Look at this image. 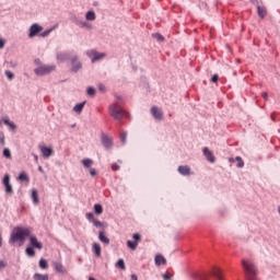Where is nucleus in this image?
Wrapping results in <instances>:
<instances>
[{"label": "nucleus", "mask_w": 280, "mask_h": 280, "mask_svg": "<svg viewBox=\"0 0 280 280\" xmlns=\"http://www.w3.org/2000/svg\"><path fill=\"white\" fill-rule=\"evenodd\" d=\"M30 229L27 228H15L12 233L9 243L16 244V242L21 243L20 246L25 244L26 237H30Z\"/></svg>", "instance_id": "f257e3e1"}, {"label": "nucleus", "mask_w": 280, "mask_h": 280, "mask_svg": "<svg viewBox=\"0 0 280 280\" xmlns=\"http://www.w3.org/2000/svg\"><path fill=\"white\" fill-rule=\"evenodd\" d=\"M242 266L245 270L247 280H257V267L255 266V262H253V260L243 259Z\"/></svg>", "instance_id": "f03ea898"}, {"label": "nucleus", "mask_w": 280, "mask_h": 280, "mask_svg": "<svg viewBox=\"0 0 280 280\" xmlns=\"http://www.w3.org/2000/svg\"><path fill=\"white\" fill-rule=\"evenodd\" d=\"M108 110H109L110 117H114V119H118V120L121 119L122 117H127L128 115L126 110H124V108H121V106L117 104L110 105Z\"/></svg>", "instance_id": "7ed1b4c3"}, {"label": "nucleus", "mask_w": 280, "mask_h": 280, "mask_svg": "<svg viewBox=\"0 0 280 280\" xmlns=\"http://www.w3.org/2000/svg\"><path fill=\"white\" fill-rule=\"evenodd\" d=\"M51 71H56V66H40L35 69L36 75H47L51 73Z\"/></svg>", "instance_id": "20e7f679"}, {"label": "nucleus", "mask_w": 280, "mask_h": 280, "mask_svg": "<svg viewBox=\"0 0 280 280\" xmlns=\"http://www.w3.org/2000/svg\"><path fill=\"white\" fill-rule=\"evenodd\" d=\"M135 241H128L127 246L130 248V250H137V247L139 246V242H141V234L136 233L132 235Z\"/></svg>", "instance_id": "39448f33"}, {"label": "nucleus", "mask_w": 280, "mask_h": 280, "mask_svg": "<svg viewBox=\"0 0 280 280\" xmlns=\"http://www.w3.org/2000/svg\"><path fill=\"white\" fill-rule=\"evenodd\" d=\"M86 54L89 58L92 59V62H97V60H102V58H106V54L97 52L96 50H89Z\"/></svg>", "instance_id": "423d86ee"}, {"label": "nucleus", "mask_w": 280, "mask_h": 280, "mask_svg": "<svg viewBox=\"0 0 280 280\" xmlns=\"http://www.w3.org/2000/svg\"><path fill=\"white\" fill-rule=\"evenodd\" d=\"M2 184L4 186L5 194L12 196L14 194V190L12 189V184H10V175H4Z\"/></svg>", "instance_id": "0eeeda50"}, {"label": "nucleus", "mask_w": 280, "mask_h": 280, "mask_svg": "<svg viewBox=\"0 0 280 280\" xmlns=\"http://www.w3.org/2000/svg\"><path fill=\"white\" fill-rule=\"evenodd\" d=\"M101 141L104 148H106V150H110L113 148V138L106 135H103L101 138Z\"/></svg>", "instance_id": "6e6552de"}, {"label": "nucleus", "mask_w": 280, "mask_h": 280, "mask_svg": "<svg viewBox=\"0 0 280 280\" xmlns=\"http://www.w3.org/2000/svg\"><path fill=\"white\" fill-rule=\"evenodd\" d=\"M30 245L32 248H37V250H43V243L36 236H30Z\"/></svg>", "instance_id": "1a4fd4ad"}, {"label": "nucleus", "mask_w": 280, "mask_h": 280, "mask_svg": "<svg viewBox=\"0 0 280 280\" xmlns=\"http://www.w3.org/2000/svg\"><path fill=\"white\" fill-rule=\"evenodd\" d=\"M40 32H43V26L38 25V24H33L30 28V38H34V36H36L37 34H40Z\"/></svg>", "instance_id": "9d476101"}, {"label": "nucleus", "mask_w": 280, "mask_h": 280, "mask_svg": "<svg viewBox=\"0 0 280 280\" xmlns=\"http://www.w3.org/2000/svg\"><path fill=\"white\" fill-rule=\"evenodd\" d=\"M39 150H40L44 159H49V156H51V154H54V149L51 147L39 145Z\"/></svg>", "instance_id": "9b49d317"}, {"label": "nucleus", "mask_w": 280, "mask_h": 280, "mask_svg": "<svg viewBox=\"0 0 280 280\" xmlns=\"http://www.w3.org/2000/svg\"><path fill=\"white\" fill-rule=\"evenodd\" d=\"M151 115H153L154 119H158V121L163 119V112H161V109H159L156 106L151 108Z\"/></svg>", "instance_id": "f8f14e48"}, {"label": "nucleus", "mask_w": 280, "mask_h": 280, "mask_svg": "<svg viewBox=\"0 0 280 280\" xmlns=\"http://www.w3.org/2000/svg\"><path fill=\"white\" fill-rule=\"evenodd\" d=\"M203 156H206L209 163H215V156L213 155V152H211L207 147L203 148Z\"/></svg>", "instance_id": "ddd939ff"}, {"label": "nucleus", "mask_w": 280, "mask_h": 280, "mask_svg": "<svg viewBox=\"0 0 280 280\" xmlns=\"http://www.w3.org/2000/svg\"><path fill=\"white\" fill-rule=\"evenodd\" d=\"M71 63H72V71H74V73L80 71V69H82V63H80V61H78L77 56L71 58Z\"/></svg>", "instance_id": "4468645a"}, {"label": "nucleus", "mask_w": 280, "mask_h": 280, "mask_svg": "<svg viewBox=\"0 0 280 280\" xmlns=\"http://www.w3.org/2000/svg\"><path fill=\"white\" fill-rule=\"evenodd\" d=\"M177 171L182 174V176H189V174H191V168L187 165L178 166Z\"/></svg>", "instance_id": "2eb2a0df"}, {"label": "nucleus", "mask_w": 280, "mask_h": 280, "mask_svg": "<svg viewBox=\"0 0 280 280\" xmlns=\"http://www.w3.org/2000/svg\"><path fill=\"white\" fill-rule=\"evenodd\" d=\"M54 268L56 272H59L60 275H65L67 272V269H65V266H62V262H54Z\"/></svg>", "instance_id": "dca6fc26"}, {"label": "nucleus", "mask_w": 280, "mask_h": 280, "mask_svg": "<svg viewBox=\"0 0 280 280\" xmlns=\"http://www.w3.org/2000/svg\"><path fill=\"white\" fill-rule=\"evenodd\" d=\"M98 240L100 242H102L103 244H110V240L107 237L106 233H104V231H101L98 233Z\"/></svg>", "instance_id": "f3484780"}, {"label": "nucleus", "mask_w": 280, "mask_h": 280, "mask_svg": "<svg viewBox=\"0 0 280 280\" xmlns=\"http://www.w3.org/2000/svg\"><path fill=\"white\" fill-rule=\"evenodd\" d=\"M165 264H167V260L165 259V257H163V255H156L155 256V265L156 266H165Z\"/></svg>", "instance_id": "a211bd4d"}, {"label": "nucleus", "mask_w": 280, "mask_h": 280, "mask_svg": "<svg viewBox=\"0 0 280 280\" xmlns=\"http://www.w3.org/2000/svg\"><path fill=\"white\" fill-rule=\"evenodd\" d=\"M93 253L96 255V257H102V247L100 246V243L93 244Z\"/></svg>", "instance_id": "6ab92c4d"}, {"label": "nucleus", "mask_w": 280, "mask_h": 280, "mask_svg": "<svg viewBox=\"0 0 280 280\" xmlns=\"http://www.w3.org/2000/svg\"><path fill=\"white\" fill-rule=\"evenodd\" d=\"M213 277H217L219 280H224V277L222 276V269L215 267L212 271Z\"/></svg>", "instance_id": "aec40b11"}, {"label": "nucleus", "mask_w": 280, "mask_h": 280, "mask_svg": "<svg viewBox=\"0 0 280 280\" xmlns=\"http://www.w3.org/2000/svg\"><path fill=\"white\" fill-rule=\"evenodd\" d=\"M235 161H237L236 167H244V161L242 158L236 156L235 159H230L231 163H235Z\"/></svg>", "instance_id": "412c9836"}, {"label": "nucleus", "mask_w": 280, "mask_h": 280, "mask_svg": "<svg viewBox=\"0 0 280 280\" xmlns=\"http://www.w3.org/2000/svg\"><path fill=\"white\" fill-rule=\"evenodd\" d=\"M84 104H86V102L77 104V105L73 107L74 113H78V115H80V113H82V110H83V108H84Z\"/></svg>", "instance_id": "4be33fe9"}, {"label": "nucleus", "mask_w": 280, "mask_h": 280, "mask_svg": "<svg viewBox=\"0 0 280 280\" xmlns=\"http://www.w3.org/2000/svg\"><path fill=\"white\" fill-rule=\"evenodd\" d=\"M32 199H33L34 205H38L39 199H38V190L37 189L32 190Z\"/></svg>", "instance_id": "5701e85b"}, {"label": "nucleus", "mask_w": 280, "mask_h": 280, "mask_svg": "<svg viewBox=\"0 0 280 280\" xmlns=\"http://www.w3.org/2000/svg\"><path fill=\"white\" fill-rule=\"evenodd\" d=\"M39 268H42V270H47V268H49V262H47V259L42 258L39 260Z\"/></svg>", "instance_id": "b1692460"}, {"label": "nucleus", "mask_w": 280, "mask_h": 280, "mask_svg": "<svg viewBox=\"0 0 280 280\" xmlns=\"http://www.w3.org/2000/svg\"><path fill=\"white\" fill-rule=\"evenodd\" d=\"M257 10H258V15L260 16V19H266V14H267L266 8L258 7Z\"/></svg>", "instance_id": "393cba45"}, {"label": "nucleus", "mask_w": 280, "mask_h": 280, "mask_svg": "<svg viewBox=\"0 0 280 280\" xmlns=\"http://www.w3.org/2000/svg\"><path fill=\"white\" fill-rule=\"evenodd\" d=\"M34 280H49V276L47 275H40V273H35L33 277Z\"/></svg>", "instance_id": "a878e982"}, {"label": "nucleus", "mask_w": 280, "mask_h": 280, "mask_svg": "<svg viewBox=\"0 0 280 280\" xmlns=\"http://www.w3.org/2000/svg\"><path fill=\"white\" fill-rule=\"evenodd\" d=\"M82 164H83L84 167L89 168L93 165V160L84 159V160H82Z\"/></svg>", "instance_id": "bb28decb"}, {"label": "nucleus", "mask_w": 280, "mask_h": 280, "mask_svg": "<svg viewBox=\"0 0 280 280\" xmlns=\"http://www.w3.org/2000/svg\"><path fill=\"white\" fill-rule=\"evenodd\" d=\"M18 178H19V180H26V183H30V177L27 176V173H25V172L20 173Z\"/></svg>", "instance_id": "cd10ccee"}, {"label": "nucleus", "mask_w": 280, "mask_h": 280, "mask_svg": "<svg viewBox=\"0 0 280 280\" xmlns=\"http://www.w3.org/2000/svg\"><path fill=\"white\" fill-rule=\"evenodd\" d=\"M94 211H95V213H97V215H101V213H103V211H104V208H102V205L96 203V205H94Z\"/></svg>", "instance_id": "c85d7f7f"}, {"label": "nucleus", "mask_w": 280, "mask_h": 280, "mask_svg": "<svg viewBox=\"0 0 280 280\" xmlns=\"http://www.w3.org/2000/svg\"><path fill=\"white\" fill-rule=\"evenodd\" d=\"M86 21H95V12L89 11L85 15Z\"/></svg>", "instance_id": "c756f323"}, {"label": "nucleus", "mask_w": 280, "mask_h": 280, "mask_svg": "<svg viewBox=\"0 0 280 280\" xmlns=\"http://www.w3.org/2000/svg\"><path fill=\"white\" fill-rule=\"evenodd\" d=\"M116 268H120V270H126V262H124V259H119L117 261Z\"/></svg>", "instance_id": "7c9ffc66"}, {"label": "nucleus", "mask_w": 280, "mask_h": 280, "mask_svg": "<svg viewBox=\"0 0 280 280\" xmlns=\"http://www.w3.org/2000/svg\"><path fill=\"white\" fill-rule=\"evenodd\" d=\"M69 58V54L65 52V54H59L57 56V59L60 60L61 62H65V60H67Z\"/></svg>", "instance_id": "2f4dec72"}, {"label": "nucleus", "mask_w": 280, "mask_h": 280, "mask_svg": "<svg viewBox=\"0 0 280 280\" xmlns=\"http://www.w3.org/2000/svg\"><path fill=\"white\" fill-rule=\"evenodd\" d=\"M25 253L26 255H28V257H34V255H36V252H34V247H27Z\"/></svg>", "instance_id": "473e14b6"}, {"label": "nucleus", "mask_w": 280, "mask_h": 280, "mask_svg": "<svg viewBox=\"0 0 280 280\" xmlns=\"http://www.w3.org/2000/svg\"><path fill=\"white\" fill-rule=\"evenodd\" d=\"M3 124H5V126H10L12 130H14L16 128V125H14V122H11L8 119H4Z\"/></svg>", "instance_id": "72a5a7b5"}, {"label": "nucleus", "mask_w": 280, "mask_h": 280, "mask_svg": "<svg viewBox=\"0 0 280 280\" xmlns=\"http://www.w3.org/2000/svg\"><path fill=\"white\" fill-rule=\"evenodd\" d=\"M93 224H94V226H96L97 229H103V226H104V223H103V222L97 221V220H95V219H93Z\"/></svg>", "instance_id": "f704fd0d"}, {"label": "nucleus", "mask_w": 280, "mask_h": 280, "mask_svg": "<svg viewBox=\"0 0 280 280\" xmlns=\"http://www.w3.org/2000/svg\"><path fill=\"white\" fill-rule=\"evenodd\" d=\"M3 156H5V159H12V153H10V149L3 150Z\"/></svg>", "instance_id": "c9c22d12"}, {"label": "nucleus", "mask_w": 280, "mask_h": 280, "mask_svg": "<svg viewBox=\"0 0 280 280\" xmlns=\"http://www.w3.org/2000/svg\"><path fill=\"white\" fill-rule=\"evenodd\" d=\"M153 38H156V40H159V42L165 40V38L163 37V35H161V34H159V33L153 34Z\"/></svg>", "instance_id": "e433bc0d"}, {"label": "nucleus", "mask_w": 280, "mask_h": 280, "mask_svg": "<svg viewBox=\"0 0 280 280\" xmlns=\"http://www.w3.org/2000/svg\"><path fill=\"white\" fill-rule=\"evenodd\" d=\"M126 139H128V133L121 132L120 133V141H121V143H126Z\"/></svg>", "instance_id": "4c0bfd02"}, {"label": "nucleus", "mask_w": 280, "mask_h": 280, "mask_svg": "<svg viewBox=\"0 0 280 280\" xmlns=\"http://www.w3.org/2000/svg\"><path fill=\"white\" fill-rule=\"evenodd\" d=\"M52 31H54V28L47 30V31L43 32V33L40 34V36H42L43 38H45L46 36H49V34H51Z\"/></svg>", "instance_id": "58836bf2"}, {"label": "nucleus", "mask_w": 280, "mask_h": 280, "mask_svg": "<svg viewBox=\"0 0 280 280\" xmlns=\"http://www.w3.org/2000/svg\"><path fill=\"white\" fill-rule=\"evenodd\" d=\"M0 145H5V136L0 133Z\"/></svg>", "instance_id": "ea45409f"}, {"label": "nucleus", "mask_w": 280, "mask_h": 280, "mask_svg": "<svg viewBox=\"0 0 280 280\" xmlns=\"http://www.w3.org/2000/svg\"><path fill=\"white\" fill-rule=\"evenodd\" d=\"M88 95L93 97V95H95V90L93 88H88Z\"/></svg>", "instance_id": "a19ab883"}, {"label": "nucleus", "mask_w": 280, "mask_h": 280, "mask_svg": "<svg viewBox=\"0 0 280 280\" xmlns=\"http://www.w3.org/2000/svg\"><path fill=\"white\" fill-rule=\"evenodd\" d=\"M5 75L9 80H13L14 79V74L11 71H5Z\"/></svg>", "instance_id": "79ce46f5"}, {"label": "nucleus", "mask_w": 280, "mask_h": 280, "mask_svg": "<svg viewBox=\"0 0 280 280\" xmlns=\"http://www.w3.org/2000/svg\"><path fill=\"white\" fill-rule=\"evenodd\" d=\"M113 172L119 171V165L117 163L112 164Z\"/></svg>", "instance_id": "37998d69"}, {"label": "nucleus", "mask_w": 280, "mask_h": 280, "mask_svg": "<svg viewBox=\"0 0 280 280\" xmlns=\"http://www.w3.org/2000/svg\"><path fill=\"white\" fill-rule=\"evenodd\" d=\"M5 47V39L0 37V49H3Z\"/></svg>", "instance_id": "c03bdc74"}, {"label": "nucleus", "mask_w": 280, "mask_h": 280, "mask_svg": "<svg viewBox=\"0 0 280 280\" xmlns=\"http://www.w3.org/2000/svg\"><path fill=\"white\" fill-rule=\"evenodd\" d=\"M91 176H97V171L95 168H90Z\"/></svg>", "instance_id": "a18cd8bd"}, {"label": "nucleus", "mask_w": 280, "mask_h": 280, "mask_svg": "<svg viewBox=\"0 0 280 280\" xmlns=\"http://www.w3.org/2000/svg\"><path fill=\"white\" fill-rule=\"evenodd\" d=\"M261 97L265 100V102H268V93L262 92Z\"/></svg>", "instance_id": "49530a36"}, {"label": "nucleus", "mask_w": 280, "mask_h": 280, "mask_svg": "<svg viewBox=\"0 0 280 280\" xmlns=\"http://www.w3.org/2000/svg\"><path fill=\"white\" fill-rule=\"evenodd\" d=\"M98 90L102 91V92H105L106 88L104 86V84L100 83L98 84Z\"/></svg>", "instance_id": "de8ad7c7"}, {"label": "nucleus", "mask_w": 280, "mask_h": 280, "mask_svg": "<svg viewBox=\"0 0 280 280\" xmlns=\"http://www.w3.org/2000/svg\"><path fill=\"white\" fill-rule=\"evenodd\" d=\"M86 218H88V220H94L93 219L94 218L93 212L86 213Z\"/></svg>", "instance_id": "09e8293b"}, {"label": "nucleus", "mask_w": 280, "mask_h": 280, "mask_svg": "<svg viewBox=\"0 0 280 280\" xmlns=\"http://www.w3.org/2000/svg\"><path fill=\"white\" fill-rule=\"evenodd\" d=\"M163 279H164V280H171V279H172V275L165 273V275L163 276Z\"/></svg>", "instance_id": "8fccbe9b"}, {"label": "nucleus", "mask_w": 280, "mask_h": 280, "mask_svg": "<svg viewBox=\"0 0 280 280\" xmlns=\"http://www.w3.org/2000/svg\"><path fill=\"white\" fill-rule=\"evenodd\" d=\"M219 78L220 77L218 74H214L211 79V82H218Z\"/></svg>", "instance_id": "3c124183"}, {"label": "nucleus", "mask_w": 280, "mask_h": 280, "mask_svg": "<svg viewBox=\"0 0 280 280\" xmlns=\"http://www.w3.org/2000/svg\"><path fill=\"white\" fill-rule=\"evenodd\" d=\"M5 268V261L0 260V270H3Z\"/></svg>", "instance_id": "603ef678"}, {"label": "nucleus", "mask_w": 280, "mask_h": 280, "mask_svg": "<svg viewBox=\"0 0 280 280\" xmlns=\"http://www.w3.org/2000/svg\"><path fill=\"white\" fill-rule=\"evenodd\" d=\"M131 280H139L138 278H137V275H131Z\"/></svg>", "instance_id": "864d4df0"}, {"label": "nucleus", "mask_w": 280, "mask_h": 280, "mask_svg": "<svg viewBox=\"0 0 280 280\" xmlns=\"http://www.w3.org/2000/svg\"><path fill=\"white\" fill-rule=\"evenodd\" d=\"M33 156H34V159H35L36 163H38V155L33 154Z\"/></svg>", "instance_id": "5fc2aeb1"}, {"label": "nucleus", "mask_w": 280, "mask_h": 280, "mask_svg": "<svg viewBox=\"0 0 280 280\" xmlns=\"http://www.w3.org/2000/svg\"><path fill=\"white\" fill-rule=\"evenodd\" d=\"M38 171H39V172H43V166H38Z\"/></svg>", "instance_id": "6e6d98bb"}, {"label": "nucleus", "mask_w": 280, "mask_h": 280, "mask_svg": "<svg viewBox=\"0 0 280 280\" xmlns=\"http://www.w3.org/2000/svg\"><path fill=\"white\" fill-rule=\"evenodd\" d=\"M11 67H16V63H14V62H11Z\"/></svg>", "instance_id": "4d7b16f0"}]
</instances>
